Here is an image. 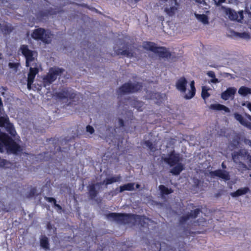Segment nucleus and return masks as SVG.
I'll list each match as a JSON object with an SVG mask.
<instances>
[{
  "label": "nucleus",
  "mask_w": 251,
  "mask_h": 251,
  "mask_svg": "<svg viewBox=\"0 0 251 251\" xmlns=\"http://www.w3.org/2000/svg\"><path fill=\"white\" fill-rule=\"evenodd\" d=\"M187 84L186 79L184 76L181 77L176 82V88L181 93H185Z\"/></svg>",
  "instance_id": "4468645a"
},
{
  "label": "nucleus",
  "mask_w": 251,
  "mask_h": 251,
  "mask_svg": "<svg viewBox=\"0 0 251 251\" xmlns=\"http://www.w3.org/2000/svg\"><path fill=\"white\" fill-rule=\"evenodd\" d=\"M234 117L236 120L240 122V123L243 125L246 121L244 117L240 114L238 113H235L234 114Z\"/></svg>",
  "instance_id": "72a5a7b5"
},
{
  "label": "nucleus",
  "mask_w": 251,
  "mask_h": 251,
  "mask_svg": "<svg viewBox=\"0 0 251 251\" xmlns=\"http://www.w3.org/2000/svg\"><path fill=\"white\" fill-rule=\"evenodd\" d=\"M222 166L223 168H226V166L225 165H224V164L223 163L222 164Z\"/></svg>",
  "instance_id": "13d9d810"
},
{
  "label": "nucleus",
  "mask_w": 251,
  "mask_h": 251,
  "mask_svg": "<svg viewBox=\"0 0 251 251\" xmlns=\"http://www.w3.org/2000/svg\"><path fill=\"white\" fill-rule=\"evenodd\" d=\"M194 184L196 186V187H198L200 184V181L198 179H196L194 181Z\"/></svg>",
  "instance_id": "09e8293b"
},
{
  "label": "nucleus",
  "mask_w": 251,
  "mask_h": 251,
  "mask_svg": "<svg viewBox=\"0 0 251 251\" xmlns=\"http://www.w3.org/2000/svg\"><path fill=\"white\" fill-rule=\"evenodd\" d=\"M210 108L213 110H224L226 112H229V109L228 107H227L226 106L224 105H222V104H221L219 103L212 104L210 105Z\"/></svg>",
  "instance_id": "393cba45"
},
{
  "label": "nucleus",
  "mask_w": 251,
  "mask_h": 251,
  "mask_svg": "<svg viewBox=\"0 0 251 251\" xmlns=\"http://www.w3.org/2000/svg\"><path fill=\"white\" fill-rule=\"evenodd\" d=\"M201 212L200 208H197L191 211V212L186 214V215L181 216L179 220V224L181 225H184L185 222L190 219H195Z\"/></svg>",
  "instance_id": "f8f14e48"
},
{
  "label": "nucleus",
  "mask_w": 251,
  "mask_h": 251,
  "mask_svg": "<svg viewBox=\"0 0 251 251\" xmlns=\"http://www.w3.org/2000/svg\"><path fill=\"white\" fill-rule=\"evenodd\" d=\"M140 184H137L136 185V188L137 189L139 188H140Z\"/></svg>",
  "instance_id": "4d7b16f0"
},
{
  "label": "nucleus",
  "mask_w": 251,
  "mask_h": 251,
  "mask_svg": "<svg viewBox=\"0 0 251 251\" xmlns=\"http://www.w3.org/2000/svg\"><path fill=\"white\" fill-rule=\"evenodd\" d=\"M44 199L46 201H47L49 202H53V204L54 203H55V202H56V201L55 200V199H54V198H52V197H48L47 196H45L44 197Z\"/></svg>",
  "instance_id": "a19ab883"
},
{
  "label": "nucleus",
  "mask_w": 251,
  "mask_h": 251,
  "mask_svg": "<svg viewBox=\"0 0 251 251\" xmlns=\"http://www.w3.org/2000/svg\"><path fill=\"white\" fill-rule=\"evenodd\" d=\"M64 71L63 68L51 67L49 69L48 73L43 78V84L44 87L50 86L56 79L58 75Z\"/></svg>",
  "instance_id": "20e7f679"
},
{
  "label": "nucleus",
  "mask_w": 251,
  "mask_h": 251,
  "mask_svg": "<svg viewBox=\"0 0 251 251\" xmlns=\"http://www.w3.org/2000/svg\"><path fill=\"white\" fill-rule=\"evenodd\" d=\"M101 184V183H97L96 184H91L88 186V194L89 197L91 200H94L98 195V192L96 189V186H99Z\"/></svg>",
  "instance_id": "dca6fc26"
},
{
  "label": "nucleus",
  "mask_w": 251,
  "mask_h": 251,
  "mask_svg": "<svg viewBox=\"0 0 251 251\" xmlns=\"http://www.w3.org/2000/svg\"><path fill=\"white\" fill-rule=\"evenodd\" d=\"M250 119H251V116H250Z\"/></svg>",
  "instance_id": "69168bd1"
},
{
  "label": "nucleus",
  "mask_w": 251,
  "mask_h": 251,
  "mask_svg": "<svg viewBox=\"0 0 251 251\" xmlns=\"http://www.w3.org/2000/svg\"><path fill=\"white\" fill-rule=\"evenodd\" d=\"M40 245L41 248L45 250L50 249V243L48 238L45 235L42 236L40 239Z\"/></svg>",
  "instance_id": "5701e85b"
},
{
  "label": "nucleus",
  "mask_w": 251,
  "mask_h": 251,
  "mask_svg": "<svg viewBox=\"0 0 251 251\" xmlns=\"http://www.w3.org/2000/svg\"><path fill=\"white\" fill-rule=\"evenodd\" d=\"M48 13L47 12V10L43 11L40 10L37 14V17L38 18L43 19L44 17H46L48 16Z\"/></svg>",
  "instance_id": "f704fd0d"
},
{
  "label": "nucleus",
  "mask_w": 251,
  "mask_h": 251,
  "mask_svg": "<svg viewBox=\"0 0 251 251\" xmlns=\"http://www.w3.org/2000/svg\"><path fill=\"white\" fill-rule=\"evenodd\" d=\"M143 48L146 50H150L157 54L160 57L163 58H168L171 56V52L167 50L166 48L164 47H157L153 42H145L143 44Z\"/></svg>",
  "instance_id": "7ed1b4c3"
},
{
  "label": "nucleus",
  "mask_w": 251,
  "mask_h": 251,
  "mask_svg": "<svg viewBox=\"0 0 251 251\" xmlns=\"http://www.w3.org/2000/svg\"><path fill=\"white\" fill-rule=\"evenodd\" d=\"M198 223V221H194V223Z\"/></svg>",
  "instance_id": "e2e57ef3"
},
{
  "label": "nucleus",
  "mask_w": 251,
  "mask_h": 251,
  "mask_svg": "<svg viewBox=\"0 0 251 251\" xmlns=\"http://www.w3.org/2000/svg\"><path fill=\"white\" fill-rule=\"evenodd\" d=\"M237 89L234 87H229L221 94V98L222 99L226 100L233 96L236 93Z\"/></svg>",
  "instance_id": "f3484780"
},
{
  "label": "nucleus",
  "mask_w": 251,
  "mask_h": 251,
  "mask_svg": "<svg viewBox=\"0 0 251 251\" xmlns=\"http://www.w3.org/2000/svg\"><path fill=\"white\" fill-rule=\"evenodd\" d=\"M241 18H243V16L242 12L241 13Z\"/></svg>",
  "instance_id": "052dcab7"
},
{
  "label": "nucleus",
  "mask_w": 251,
  "mask_h": 251,
  "mask_svg": "<svg viewBox=\"0 0 251 251\" xmlns=\"http://www.w3.org/2000/svg\"><path fill=\"white\" fill-rule=\"evenodd\" d=\"M191 90L188 94L185 95L184 98L186 100H190L193 98L196 94V88L195 87V82L194 80L192 81L190 84Z\"/></svg>",
  "instance_id": "6ab92c4d"
},
{
  "label": "nucleus",
  "mask_w": 251,
  "mask_h": 251,
  "mask_svg": "<svg viewBox=\"0 0 251 251\" xmlns=\"http://www.w3.org/2000/svg\"><path fill=\"white\" fill-rule=\"evenodd\" d=\"M159 189L162 195H167L173 193V190L171 188L169 189L163 185H159Z\"/></svg>",
  "instance_id": "bb28decb"
},
{
  "label": "nucleus",
  "mask_w": 251,
  "mask_h": 251,
  "mask_svg": "<svg viewBox=\"0 0 251 251\" xmlns=\"http://www.w3.org/2000/svg\"><path fill=\"white\" fill-rule=\"evenodd\" d=\"M118 122H119V127H124L125 126V122L122 119L119 118Z\"/></svg>",
  "instance_id": "37998d69"
},
{
  "label": "nucleus",
  "mask_w": 251,
  "mask_h": 251,
  "mask_svg": "<svg viewBox=\"0 0 251 251\" xmlns=\"http://www.w3.org/2000/svg\"><path fill=\"white\" fill-rule=\"evenodd\" d=\"M143 88L142 82H137L132 83L130 82L125 83L122 85L117 91L120 94H126L136 93L140 91Z\"/></svg>",
  "instance_id": "39448f33"
},
{
  "label": "nucleus",
  "mask_w": 251,
  "mask_h": 251,
  "mask_svg": "<svg viewBox=\"0 0 251 251\" xmlns=\"http://www.w3.org/2000/svg\"><path fill=\"white\" fill-rule=\"evenodd\" d=\"M106 218L119 224L128 225L131 224L135 226L136 224L142 227H146L148 224L146 221L149 219L144 215H139L132 213H121L110 212L106 215Z\"/></svg>",
  "instance_id": "f257e3e1"
},
{
  "label": "nucleus",
  "mask_w": 251,
  "mask_h": 251,
  "mask_svg": "<svg viewBox=\"0 0 251 251\" xmlns=\"http://www.w3.org/2000/svg\"><path fill=\"white\" fill-rule=\"evenodd\" d=\"M238 93L243 96H246L248 94H251V89L246 86H241L239 90Z\"/></svg>",
  "instance_id": "c85d7f7f"
},
{
  "label": "nucleus",
  "mask_w": 251,
  "mask_h": 251,
  "mask_svg": "<svg viewBox=\"0 0 251 251\" xmlns=\"http://www.w3.org/2000/svg\"><path fill=\"white\" fill-rule=\"evenodd\" d=\"M115 53L117 55H125L128 57H131L133 56V53L131 51H130L128 50H122L121 49H116V48H114Z\"/></svg>",
  "instance_id": "b1692460"
},
{
  "label": "nucleus",
  "mask_w": 251,
  "mask_h": 251,
  "mask_svg": "<svg viewBox=\"0 0 251 251\" xmlns=\"http://www.w3.org/2000/svg\"><path fill=\"white\" fill-rule=\"evenodd\" d=\"M20 50L25 58L26 66L29 67L30 63L34 60L33 57L34 51L29 50L26 45H22L20 46Z\"/></svg>",
  "instance_id": "1a4fd4ad"
},
{
  "label": "nucleus",
  "mask_w": 251,
  "mask_h": 251,
  "mask_svg": "<svg viewBox=\"0 0 251 251\" xmlns=\"http://www.w3.org/2000/svg\"><path fill=\"white\" fill-rule=\"evenodd\" d=\"M54 206L55 207H56L58 210H62V209L61 206H60L58 204H57L56 202H55V203H54Z\"/></svg>",
  "instance_id": "8fccbe9b"
},
{
  "label": "nucleus",
  "mask_w": 251,
  "mask_h": 251,
  "mask_svg": "<svg viewBox=\"0 0 251 251\" xmlns=\"http://www.w3.org/2000/svg\"><path fill=\"white\" fill-rule=\"evenodd\" d=\"M240 157L244 159H247L248 157H251L250 154L245 149H240L238 151H234L232 153V158L233 161L235 163H240L244 166V167L246 168V165L240 161Z\"/></svg>",
  "instance_id": "9b49d317"
},
{
  "label": "nucleus",
  "mask_w": 251,
  "mask_h": 251,
  "mask_svg": "<svg viewBox=\"0 0 251 251\" xmlns=\"http://www.w3.org/2000/svg\"><path fill=\"white\" fill-rule=\"evenodd\" d=\"M86 131L87 132L90 133V134H93L95 130L93 126L90 125H88L86 126Z\"/></svg>",
  "instance_id": "79ce46f5"
},
{
  "label": "nucleus",
  "mask_w": 251,
  "mask_h": 251,
  "mask_svg": "<svg viewBox=\"0 0 251 251\" xmlns=\"http://www.w3.org/2000/svg\"><path fill=\"white\" fill-rule=\"evenodd\" d=\"M133 120L132 118L130 119V121H127L126 123L127 125L126 126V128L125 129V131L126 133H132L134 132L136 128L135 125L131 126L132 121Z\"/></svg>",
  "instance_id": "cd10ccee"
},
{
  "label": "nucleus",
  "mask_w": 251,
  "mask_h": 251,
  "mask_svg": "<svg viewBox=\"0 0 251 251\" xmlns=\"http://www.w3.org/2000/svg\"><path fill=\"white\" fill-rule=\"evenodd\" d=\"M212 176H215L228 180L230 179L228 173L221 169H218L210 173Z\"/></svg>",
  "instance_id": "2eb2a0df"
},
{
  "label": "nucleus",
  "mask_w": 251,
  "mask_h": 251,
  "mask_svg": "<svg viewBox=\"0 0 251 251\" xmlns=\"http://www.w3.org/2000/svg\"><path fill=\"white\" fill-rule=\"evenodd\" d=\"M39 73V69L37 67H30L29 71L28 74L27 85L29 89L31 88V85L32 84L35 79L36 75Z\"/></svg>",
  "instance_id": "ddd939ff"
},
{
  "label": "nucleus",
  "mask_w": 251,
  "mask_h": 251,
  "mask_svg": "<svg viewBox=\"0 0 251 251\" xmlns=\"http://www.w3.org/2000/svg\"><path fill=\"white\" fill-rule=\"evenodd\" d=\"M243 126H246L248 128L251 130V123L250 122L247 121V120L245 121Z\"/></svg>",
  "instance_id": "49530a36"
},
{
  "label": "nucleus",
  "mask_w": 251,
  "mask_h": 251,
  "mask_svg": "<svg viewBox=\"0 0 251 251\" xmlns=\"http://www.w3.org/2000/svg\"><path fill=\"white\" fill-rule=\"evenodd\" d=\"M195 17L198 20L202 23L203 24H208V18L207 16L205 14H195Z\"/></svg>",
  "instance_id": "c756f323"
},
{
  "label": "nucleus",
  "mask_w": 251,
  "mask_h": 251,
  "mask_svg": "<svg viewBox=\"0 0 251 251\" xmlns=\"http://www.w3.org/2000/svg\"><path fill=\"white\" fill-rule=\"evenodd\" d=\"M36 188L34 187L30 189V191L28 192V193L26 195V197L28 198H32L35 196L36 193Z\"/></svg>",
  "instance_id": "c9c22d12"
},
{
  "label": "nucleus",
  "mask_w": 251,
  "mask_h": 251,
  "mask_svg": "<svg viewBox=\"0 0 251 251\" xmlns=\"http://www.w3.org/2000/svg\"><path fill=\"white\" fill-rule=\"evenodd\" d=\"M237 34L238 36L241 38H246L249 36V35L247 33L243 32V33H237Z\"/></svg>",
  "instance_id": "c03bdc74"
},
{
  "label": "nucleus",
  "mask_w": 251,
  "mask_h": 251,
  "mask_svg": "<svg viewBox=\"0 0 251 251\" xmlns=\"http://www.w3.org/2000/svg\"><path fill=\"white\" fill-rule=\"evenodd\" d=\"M48 153H49V152H44V158H43V160H44V161H49V160H50V159H49V158H46V156H47L46 155L48 154Z\"/></svg>",
  "instance_id": "864d4df0"
},
{
  "label": "nucleus",
  "mask_w": 251,
  "mask_h": 251,
  "mask_svg": "<svg viewBox=\"0 0 251 251\" xmlns=\"http://www.w3.org/2000/svg\"><path fill=\"white\" fill-rule=\"evenodd\" d=\"M83 7H86L87 8H89V6L86 4H83L81 5Z\"/></svg>",
  "instance_id": "6e6d98bb"
},
{
  "label": "nucleus",
  "mask_w": 251,
  "mask_h": 251,
  "mask_svg": "<svg viewBox=\"0 0 251 251\" xmlns=\"http://www.w3.org/2000/svg\"><path fill=\"white\" fill-rule=\"evenodd\" d=\"M219 194H216V197H218V196H219Z\"/></svg>",
  "instance_id": "680f3d73"
},
{
  "label": "nucleus",
  "mask_w": 251,
  "mask_h": 251,
  "mask_svg": "<svg viewBox=\"0 0 251 251\" xmlns=\"http://www.w3.org/2000/svg\"><path fill=\"white\" fill-rule=\"evenodd\" d=\"M247 160H248V165L250 169H251V157H248L247 158Z\"/></svg>",
  "instance_id": "603ef678"
},
{
  "label": "nucleus",
  "mask_w": 251,
  "mask_h": 251,
  "mask_svg": "<svg viewBox=\"0 0 251 251\" xmlns=\"http://www.w3.org/2000/svg\"><path fill=\"white\" fill-rule=\"evenodd\" d=\"M19 66V64L18 63L9 62L8 63L9 67L10 69H14L16 71L17 70Z\"/></svg>",
  "instance_id": "58836bf2"
},
{
  "label": "nucleus",
  "mask_w": 251,
  "mask_h": 251,
  "mask_svg": "<svg viewBox=\"0 0 251 251\" xmlns=\"http://www.w3.org/2000/svg\"><path fill=\"white\" fill-rule=\"evenodd\" d=\"M250 191V189L248 187H246L242 188L239 189L237 190L236 191L231 193L230 195L232 197H237L240 196H242L246 194Z\"/></svg>",
  "instance_id": "4be33fe9"
},
{
  "label": "nucleus",
  "mask_w": 251,
  "mask_h": 251,
  "mask_svg": "<svg viewBox=\"0 0 251 251\" xmlns=\"http://www.w3.org/2000/svg\"><path fill=\"white\" fill-rule=\"evenodd\" d=\"M249 145H250V146L251 147V140H249Z\"/></svg>",
  "instance_id": "bf43d9fd"
},
{
  "label": "nucleus",
  "mask_w": 251,
  "mask_h": 251,
  "mask_svg": "<svg viewBox=\"0 0 251 251\" xmlns=\"http://www.w3.org/2000/svg\"><path fill=\"white\" fill-rule=\"evenodd\" d=\"M0 114H1V111L0 112ZM0 127H5L6 130L13 136H15L16 134L14 126L10 122L9 117L7 115L0 116Z\"/></svg>",
  "instance_id": "6e6552de"
},
{
  "label": "nucleus",
  "mask_w": 251,
  "mask_h": 251,
  "mask_svg": "<svg viewBox=\"0 0 251 251\" xmlns=\"http://www.w3.org/2000/svg\"><path fill=\"white\" fill-rule=\"evenodd\" d=\"M49 141H52V144H53V147H54V149L55 151H56V152H60L62 151L61 148L59 146V143H58L59 140L58 139L56 140V139H55V138H50L49 139Z\"/></svg>",
  "instance_id": "7c9ffc66"
},
{
  "label": "nucleus",
  "mask_w": 251,
  "mask_h": 251,
  "mask_svg": "<svg viewBox=\"0 0 251 251\" xmlns=\"http://www.w3.org/2000/svg\"><path fill=\"white\" fill-rule=\"evenodd\" d=\"M170 171V173L174 175L177 176L180 174L184 169L183 165L181 163H178L175 165Z\"/></svg>",
  "instance_id": "aec40b11"
},
{
  "label": "nucleus",
  "mask_w": 251,
  "mask_h": 251,
  "mask_svg": "<svg viewBox=\"0 0 251 251\" xmlns=\"http://www.w3.org/2000/svg\"><path fill=\"white\" fill-rule=\"evenodd\" d=\"M226 0H215V2L216 5H220L221 3L224 2Z\"/></svg>",
  "instance_id": "de8ad7c7"
},
{
  "label": "nucleus",
  "mask_w": 251,
  "mask_h": 251,
  "mask_svg": "<svg viewBox=\"0 0 251 251\" xmlns=\"http://www.w3.org/2000/svg\"><path fill=\"white\" fill-rule=\"evenodd\" d=\"M211 82L213 83H216L219 82V80L217 78H216L215 77L214 78H212L211 79Z\"/></svg>",
  "instance_id": "3c124183"
},
{
  "label": "nucleus",
  "mask_w": 251,
  "mask_h": 251,
  "mask_svg": "<svg viewBox=\"0 0 251 251\" xmlns=\"http://www.w3.org/2000/svg\"><path fill=\"white\" fill-rule=\"evenodd\" d=\"M4 148L7 151L13 154L22 152V147L7 134L0 129V152L4 151Z\"/></svg>",
  "instance_id": "f03ea898"
},
{
  "label": "nucleus",
  "mask_w": 251,
  "mask_h": 251,
  "mask_svg": "<svg viewBox=\"0 0 251 251\" xmlns=\"http://www.w3.org/2000/svg\"><path fill=\"white\" fill-rule=\"evenodd\" d=\"M176 10V7L175 6H172L170 8L166 7L164 9V11L167 13L168 15L172 16L175 14Z\"/></svg>",
  "instance_id": "473e14b6"
},
{
  "label": "nucleus",
  "mask_w": 251,
  "mask_h": 251,
  "mask_svg": "<svg viewBox=\"0 0 251 251\" xmlns=\"http://www.w3.org/2000/svg\"><path fill=\"white\" fill-rule=\"evenodd\" d=\"M47 11L49 16L56 15L57 13H59V12L56 9H54V8H51V7L47 9Z\"/></svg>",
  "instance_id": "e433bc0d"
},
{
  "label": "nucleus",
  "mask_w": 251,
  "mask_h": 251,
  "mask_svg": "<svg viewBox=\"0 0 251 251\" xmlns=\"http://www.w3.org/2000/svg\"><path fill=\"white\" fill-rule=\"evenodd\" d=\"M0 29L5 35H8L14 30V27L10 24H5L0 26Z\"/></svg>",
  "instance_id": "412c9836"
},
{
  "label": "nucleus",
  "mask_w": 251,
  "mask_h": 251,
  "mask_svg": "<svg viewBox=\"0 0 251 251\" xmlns=\"http://www.w3.org/2000/svg\"><path fill=\"white\" fill-rule=\"evenodd\" d=\"M122 177L120 175L115 176L111 177L106 178L102 182H100L101 184L106 185L112 184L115 182H119L121 180Z\"/></svg>",
  "instance_id": "a211bd4d"
},
{
  "label": "nucleus",
  "mask_w": 251,
  "mask_h": 251,
  "mask_svg": "<svg viewBox=\"0 0 251 251\" xmlns=\"http://www.w3.org/2000/svg\"><path fill=\"white\" fill-rule=\"evenodd\" d=\"M210 96V94L207 92V90L205 89L204 88L202 89L201 97L203 100H206Z\"/></svg>",
  "instance_id": "4c0bfd02"
},
{
  "label": "nucleus",
  "mask_w": 251,
  "mask_h": 251,
  "mask_svg": "<svg viewBox=\"0 0 251 251\" xmlns=\"http://www.w3.org/2000/svg\"><path fill=\"white\" fill-rule=\"evenodd\" d=\"M144 144L149 149L151 152H154L156 151L155 145L153 144L151 141H146L144 142Z\"/></svg>",
  "instance_id": "2f4dec72"
},
{
  "label": "nucleus",
  "mask_w": 251,
  "mask_h": 251,
  "mask_svg": "<svg viewBox=\"0 0 251 251\" xmlns=\"http://www.w3.org/2000/svg\"><path fill=\"white\" fill-rule=\"evenodd\" d=\"M248 108L251 111V103H249L247 105Z\"/></svg>",
  "instance_id": "5fc2aeb1"
},
{
  "label": "nucleus",
  "mask_w": 251,
  "mask_h": 251,
  "mask_svg": "<svg viewBox=\"0 0 251 251\" xmlns=\"http://www.w3.org/2000/svg\"><path fill=\"white\" fill-rule=\"evenodd\" d=\"M162 159L170 166L172 167L179 163L181 158L180 154L176 153L175 150L172 151L167 157L162 158Z\"/></svg>",
  "instance_id": "9d476101"
},
{
  "label": "nucleus",
  "mask_w": 251,
  "mask_h": 251,
  "mask_svg": "<svg viewBox=\"0 0 251 251\" xmlns=\"http://www.w3.org/2000/svg\"><path fill=\"white\" fill-rule=\"evenodd\" d=\"M158 251H161V248H160L159 250Z\"/></svg>",
  "instance_id": "0e129e2a"
},
{
  "label": "nucleus",
  "mask_w": 251,
  "mask_h": 251,
  "mask_svg": "<svg viewBox=\"0 0 251 251\" xmlns=\"http://www.w3.org/2000/svg\"><path fill=\"white\" fill-rule=\"evenodd\" d=\"M134 183H128L120 187L119 192L122 193L124 191H133L134 190Z\"/></svg>",
  "instance_id": "a878e982"
},
{
  "label": "nucleus",
  "mask_w": 251,
  "mask_h": 251,
  "mask_svg": "<svg viewBox=\"0 0 251 251\" xmlns=\"http://www.w3.org/2000/svg\"><path fill=\"white\" fill-rule=\"evenodd\" d=\"M54 96L56 99L60 100L68 99L72 101H74V99L76 97V94L72 89L71 90L68 88H64L61 91L56 92Z\"/></svg>",
  "instance_id": "0eeeda50"
},
{
  "label": "nucleus",
  "mask_w": 251,
  "mask_h": 251,
  "mask_svg": "<svg viewBox=\"0 0 251 251\" xmlns=\"http://www.w3.org/2000/svg\"><path fill=\"white\" fill-rule=\"evenodd\" d=\"M228 15L229 18H230L231 19H236L237 16L236 15V13L234 11H232L231 9H229L228 12Z\"/></svg>",
  "instance_id": "ea45409f"
},
{
  "label": "nucleus",
  "mask_w": 251,
  "mask_h": 251,
  "mask_svg": "<svg viewBox=\"0 0 251 251\" xmlns=\"http://www.w3.org/2000/svg\"><path fill=\"white\" fill-rule=\"evenodd\" d=\"M31 37L35 40H40L45 44L51 42V34L50 31H46L44 28L39 27L33 30Z\"/></svg>",
  "instance_id": "423d86ee"
},
{
  "label": "nucleus",
  "mask_w": 251,
  "mask_h": 251,
  "mask_svg": "<svg viewBox=\"0 0 251 251\" xmlns=\"http://www.w3.org/2000/svg\"><path fill=\"white\" fill-rule=\"evenodd\" d=\"M207 75L208 76L211 78H214L215 76V74L213 71H209L207 73Z\"/></svg>",
  "instance_id": "a18cd8bd"
}]
</instances>
